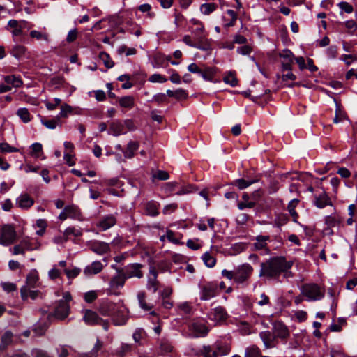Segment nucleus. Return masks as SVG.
Here are the masks:
<instances>
[{
	"instance_id": "obj_59",
	"label": "nucleus",
	"mask_w": 357,
	"mask_h": 357,
	"mask_svg": "<svg viewBox=\"0 0 357 357\" xmlns=\"http://www.w3.org/2000/svg\"><path fill=\"white\" fill-rule=\"evenodd\" d=\"M131 350V346L128 344H123L119 349L116 350V354L122 357Z\"/></svg>"
},
{
	"instance_id": "obj_14",
	"label": "nucleus",
	"mask_w": 357,
	"mask_h": 357,
	"mask_svg": "<svg viewBox=\"0 0 357 357\" xmlns=\"http://www.w3.org/2000/svg\"><path fill=\"white\" fill-rule=\"evenodd\" d=\"M279 56L282 59V68L283 70H291L294 61V54L289 50H284L279 54Z\"/></svg>"
},
{
	"instance_id": "obj_40",
	"label": "nucleus",
	"mask_w": 357,
	"mask_h": 357,
	"mask_svg": "<svg viewBox=\"0 0 357 357\" xmlns=\"http://www.w3.org/2000/svg\"><path fill=\"white\" fill-rule=\"evenodd\" d=\"M275 335L277 337L283 338V339L288 337L289 332H288L287 327L284 325H283L282 324H278L275 326Z\"/></svg>"
},
{
	"instance_id": "obj_7",
	"label": "nucleus",
	"mask_w": 357,
	"mask_h": 357,
	"mask_svg": "<svg viewBox=\"0 0 357 357\" xmlns=\"http://www.w3.org/2000/svg\"><path fill=\"white\" fill-rule=\"evenodd\" d=\"M227 354L226 349H222L218 344L214 346L204 345L197 353L198 355H202L204 357H218L219 355H225Z\"/></svg>"
},
{
	"instance_id": "obj_33",
	"label": "nucleus",
	"mask_w": 357,
	"mask_h": 357,
	"mask_svg": "<svg viewBox=\"0 0 357 357\" xmlns=\"http://www.w3.org/2000/svg\"><path fill=\"white\" fill-rule=\"evenodd\" d=\"M41 123L48 129H55L59 125L61 126L59 116H55L52 119H42Z\"/></svg>"
},
{
	"instance_id": "obj_25",
	"label": "nucleus",
	"mask_w": 357,
	"mask_h": 357,
	"mask_svg": "<svg viewBox=\"0 0 357 357\" xmlns=\"http://www.w3.org/2000/svg\"><path fill=\"white\" fill-rule=\"evenodd\" d=\"M259 336L262 340L264 346L266 349L272 348L274 347L273 342L275 339L274 336L269 331H263L260 333Z\"/></svg>"
},
{
	"instance_id": "obj_31",
	"label": "nucleus",
	"mask_w": 357,
	"mask_h": 357,
	"mask_svg": "<svg viewBox=\"0 0 357 357\" xmlns=\"http://www.w3.org/2000/svg\"><path fill=\"white\" fill-rule=\"evenodd\" d=\"M4 82L12 87L18 88L22 84V81L15 75H8L4 77Z\"/></svg>"
},
{
	"instance_id": "obj_21",
	"label": "nucleus",
	"mask_w": 357,
	"mask_h": 357,
	"mask_svg": "<svg viewBox=\"0 0 357 357\" xmlns=\"http://www.w3.org/2000/svg\"><path fill=\"white\" fill-rule=\"evenodd\" d=\"M109 133L114 136L125 134L124 125L119 121H113L109 126Z\"/></svg>"
},
{
	"instance_id": "obj_37",
	"label": "nucleus",
	"mask_w": 357,
	"mask_h": 357,
	"mask_svg": "<svg viewBox=\"0 0 357 357\" xmlns=\"http://www.w3.org/2000/svg\"><path fill=\"white\" fill-rule=\"evenodd\" d=\"M299 202V200L297 199H292L287 206L288 211L289 212L290 215L293 218V220L294 222H297V219L298 218V215L295 211V208L297 206Z\"/></svg>"
},
{
	"instance_id": "obj_41",
	"label": "nucleus",
	"mask_w": 357,
	"mask_h": 357,
	"mask_svg": "<svg viewBox=\"0 0 357 357\" xmlns=\"http://www.w3.org/2000/svg\"><path fill=\"white\" fill-rule=\"evenodd\" d=\"M13 339V333L10 331H6L1 337V342L0 344V349L3 350L11 343Z\"/></svg>"
},
{
	"instance_id": "obj_62",
	"label": "nucleus",
	"mask_w": 357,
	"mask_h": 357,
	"mask_svg": "<svg viewBox=\"0 0 357 357\" xmlns=\"http://www.w3.org/2000/svg\"><path fill=\"white\" fill-rule=\"evenodd\" d=\"M81 234V231L74 227H68L63 233V236H66L67 238H68V236L70 235L79 236Z\"/></svg>"
},
{
	"instance_id": "obj_26",
	"label": "nucleus",
	"mask_w": 357,
	"mask_h": 357,
	"mask_svg": "<svg viewBox=\"0 0 357 357\" xmlns=\"http://www.w3.org/2000/svg\"><path fill=\"white\" fill-rule=\"evenodd\" d=\"M216 74V68L213 67H205L202 70L200 75L204 80L215 82L213 78Z\"/></svg>"
},
{
	"instance_id": "obj_51",
	"label": "nucleus",
	"mask_w": 357,
	"mask_h": 357,
	"mask_svg": "<svg viewBox=\"0 0 357 357\" xmlns=\"http://www.w3.org/2000/svg\"><path fill=\"white\" fill-rule=\"evenodd\" d=\"M260 355V350L256 346H252L246 349L245 352V357H259Z\"/></svg>"
},
{
	"instance_id": "obj_12",
	"label": "nucleus",
	"mask_w": 357,
	"mask_h": 357,
	"mask_svg": "<svg viewBox=\"0 0 357 357\" xmlns=\"http://www.w3.org/2000/svg\"><path fill=\"white\" fill-rule=\"evenodd\" d=\"M128 310L126 307L123 304L120 308L117 310L115 314L112 317L113 323L116 326H122L126 324L127 322L128 317Z\"/></svg>"
},
{
	"instance_id": "obj_55",
	"label": "nucleus",
	"mask_w": 357,
	"mask_h": 357,
	"mask_svg": "<svg viewBox=\"0 0 357 357\" xmlns=\"http://www.w3.org/2000/svg\"><path fill=\"white\" fill-rule=\"evenodd\" d=\"M53 101L54 102L49 101L45 102V105L48 110L52 111L55 109L61 103V100L58 98H55Z\"/></svg>"
},
{
	"instance_id": "obj_42",
	"label": "nucleus",
	"mask_w": 357,
	"mask_h": 357,
	"mask_svg": "<svg viewBox=\"0 0 357 357\" xmlns=\"http://www.w3.org/2000/svg\"><path fill=\"white\" fill-rule=\"evenodd\" d=\"M223 81L225 84H229L231 86H236L238 84V79L236 75L233 72L227 73L223 78Z\"/></svg>"
},
{
	"instance_id": "obj_9",
	"label": "nucleus",
	"mask_w": 357,
	"mask_h": 357,
	"mask_svg": "<svg viewBox=\"0 0 357 357\" xmlns=\"http://www.w3.org/2000/svg\"><path fill=\"white\" fill-rule=\"evenodd\" d=\"M218 287L214 282H208L201 287L200 298L208 301L217 295Z\"/></svg>"
},
{
	"instance_id": "obj_30",
	"label": "nucleus",
	"mask_w": 357,
	"mask_h": 357,
	"mask_svg": "<svg viewBox=\"0 0 357 357\" xmlns=\"http://www.w3.org/2000/svg\"><path fill=\"white\" fill-rule=\"evenodd\" d=\"M137 299L139 301V306L144 310L148 311L153 307V305L146 302V295L144 292H139L137 294Z\"/></svg>"
},
{
	"instance_id": "obj_64",
	"label": "nucleus",
	"mask_w": 357,
	"mask_h": 357,
	"mask_svg": "<svg viewBox=\"0 0 357 357\" xmlns=\"http://www.w3.org/2000/svg\"><path fill=\"white\" fill-rule=\"evenodd\" d=\"M153 101L157 102L158 104L165 102L167 101V95L163 93L155 94L153 97Z\"/></svg>"
},
{
	"instance_id": "obj_53",
	"label": "nucleus",
	"mask_w": 357,
	"mask_h": 357,
	"mask_svg": "<svg viewBox=\"0 0 357 357\" xmlns=\"http://www.w3.org/2000/svg\"><path fill=\"white\" fill-rule=\"evenodd\" d=\"M81 272L80 268H73V269H64V273L69 280L76 278Z\"/></svg>"
},
{
	"instance_id": "obj_20",
	"label": "nucleus",
	"mask_w": 357,
	"mask_h": 357,
	"mask_svg": "<svg viewBox=\"0 0 357 357\" xmlns=\"http://www.w3.org/2000/svg\"><path fill=\"white\" fill-rule=\"evenodd\" d=\"M91 249L94 252L102 255L109 251V245L105 242L95 241L91 245Z\"/></svg>"
},
{
	"instance_id": "obj_34",
	"label": "nucleus",
	"mask_w": 357,
	"mask_h": 357,
	"mask_svg": "<svg viewBox=\"0 0 357 357\" xmlns=\"http://www.w3.org/2000/svg\"><path fill=\"white\" fill-rule=\"evenodd\" d=\"M242 199H243V202H238V208L240 210H243L246 208H252L256 204V202H255V201L254 202H248L249 195L246 192L243 193V195L242 196Z\"/></svg>"
},
{
	"instance_id": "obj_19",
	"label": "nucleus",
	"mask_w": 357,
	"mask_h": 357,
	"mask_svg": "<svg viewBox=\"0 0 357 357\" xmlns=\"http://www.w3.org/2000/svg\"><path fill=\"white\" fill-rule=\"evenodd\" d=\"M22 241L27 251L37 250L41 246L40 242L36 238H31L26 236L22 238Z\"/></svg>"
},
{
	"instance_id": "obj_39",
	"label": "nucleus",
	"mask_w": 357,
	"mask_h": 357,
	"mask_svg": "<svg viewBox=\"0 0 357 357\" xmlns=\"http://www.w3.org/2000/svg\"><path fill=\"white\" fill-rule=\"evenodd\" d=\"M38 281V275L36 271H31L29 273L26 277V284L31 288H33L36 286Z\"/></svg>"
},
{
	"instance_id": "obj_63",
	"label": "nucleus",
	"mask_w": 357,
	"mask_h": 357,
	"mask_svg": "<svg viewBox=\"0 0 357 357\" xmlns=\"http://www.w3.org/2000/svg\"><path fill=\"white\" fill-rule=\"evenodd\" d=\"M188 92L182 89H179L175 91L174 98L177 100H185L188 98Z\"/></svg>"
},
{
	"instance_id": "obj_28",
	"label": "nucleus",
	"mask_w": 357,
	"mask_h": 357,
	"mask_svg": "<svg viewBox=\"0 0 357 357\" xmlns=\"http://www.w3.org/2000/svg\"><path fill=\"white\" fill-rule=\"evenodd\" d=\"M65 208L69 218L77 219L79 220H82V214L78 207L72 205L68 206Z\"/></svg>"
},
{
	"instance_id": "obj_16",
	"label": "nucleus",
	"mask_w": 357,
	"mask_h": 357,
	"mask_svg": "<svg viewBox=\"0 0 357 357\" xmlns=\"http://www.w3.org/2000/svg\"><path fill=\"white\" fill-rule=\"evenodd\" d=\"M116 223V218L114 215L109 214L104 216L98 223V227L102 231H105Z\"/></svg>"
},
{
	"instance_id": "obj_38",
	"label": "nucleus",
	"mask_w": 357,
	"mask_h": 357,
	"mask_svg": "<svg viewBox=\"0 0 357 357\" xmlns=\"http://www.w3.org/2000/svg\"><path fill=\"white\" fill-rule=\"evenodd\" d=\"M8 27L12 28V33L13 36H20L22 34V26L19 22L16 20H10L8 22Z\"/></svg>"
},
{
	"instance_id": "obj_56",
	"label": "nucleus",
	"mask_w": 357,
	"mask_h": 357,
	"mask_svg": "<svg viewBox=\"0 0 357 357\" xmlns=\"http://www.w3.org/2000/svg\"><path fill=\"white\" fill-rule=\"evenodd\" d=\"M0 151L3 153H12L17 152L18 149L17 148L10 146L6 142H3L0 144Z\"/></svg>"
},
{
	"instance_id": "obj_23",
	"label": "nucleus",
	"mask_w": 357,
	"mask_h": 357,
	"mask_svg": "<svg viewBox=\"0 0 357 357\" xmlns=\"http://www.w3.org/2000/svg\"><path fill=\"white\" fill-rule=\"evenodd\" d=\"M158 206L159 204L157 202L150 201L144 204V208L147 215L156 216L158 215Z\"/></svg>"
},
{
	"instance_id": "obj_13",
	"label": "nucleus",
	"mask_w": 357,
	"mask_h": 357,
	"mask_svg": "<svg viewBox=\"0 0 357 357\" xmlns=\"http://www.w3.org/2000/svg\"><path fill=\"white\" fill-rule=\"evenodd\" d=\"M158 272L154 267H151L146 284L147 289L156 292L160 287V282L157 279Z\"/></svg>"
},
{
	"instance_id": "obj_46",
	"label": "nucleus",
	"mask_w": 357,
	"mask_h": 357,
	"mask_svg": "<svg viewBox=\"0 0 357 357\" xmlns=\"http://www.w3.org/2000/svg\"><path fill=\"white\" fill-rule=\"evenodd\" d=\"M256 180L245 181L243 178L236 179L234 181V184L240 190H243L255 183Z\"/></svg>"
},
{
	"instance_id": "obj_60",
	"label": "nucleus",
	"mask_w": 357,
	"mask_h": 357,
	"mask_svg": "<svg viewBox=\"0 0 357 357\" xmlns=\"http://www.w3.org/2000/svg\"><path fill=\"white\" fill-rule=\"evenodd\" d=\"M338 7L342 10L344 11L347 13H351L354 10L353 6L346 1H342L338 3Z\"/></svg>"
},
{
	"instance_id": "obj_18",
	"label": "nucleus",
	"mask_w": 357,
	"mask_h": 357,
	"mask_svg": "<svg viewBox=\"0 0 357 357\" xmlns=\"http://www.w3.org/2000/svg\"><path fill=\"white\" fill-rule=\"evenodd\" d=\"M103 268V265L100 261H93L90 265L87 266L84 270V274L86 276L96 275L101 272Z\"/></svg>"
},
{
	"instance_id": "obj_58",
	"label": "nucleus",
	"mask_w": 357,
	"mask_h": 357,
	"mask_svg": "<svg viewBox=\"0 0 357 357\" xmlns=\"http://www.w3.org/2000/svg\"><path fill=\"white\" fill-rule=\"evenodd\" d=\"M153 178H158L160 181H166L169 178L168 172L163 170H158L156 173L153 174Z\"/></svg>"
},
{
	"instance_id": "obj_4",
	"label": "nucleus",
	"mask_w": 357,
	"mask_h": 357,
	"mask_svg": "<svg viewBox=\"0 0 357 357\" xmlns=\"http://www.w3.org/2000/svg\"><path fill=\"white\" fill-rule=\"evenodd\" d=\"M84 321L88 325H101L105 331L108 330L109 323L100 318L98 314L91 310L83 311Z\"/></svg>"
},
{
	"instance_id": "obj_43",
	"label": "nucleus",
	"mask_w": 357,
	"mask_h": 357,
	"mask_svg": "<svg viewBox=\"0 0 357 357\" xmlns=\"http://www.w3.org/2000/svg\"><path fill=\"white\" fill-rule=\"evenodd\" d=\"M99 58L107 68H111L114 66V63L107 53L105 52H100Z\"/></svg>"
},
{
	"instance_id": "obj_61",
	"label": "nucleus",
	"mask_w": 357,
	"mask_h": 357,
	"mask_svg": "<svg viewBox=\"0 0 357 357\" xmlns=\"http://www.w3.org/2000/svg\"><path fill=\"white\" fill-rule=\"evenodd\" d=\"M166 238L169 241L174 243L179 244L180 243V238H178L175 236V234L172 230H167L166 232Z\"/></svg>"
},
{
	"instance_id": "obj_50",
	"label": "nucleus",
	"mask_w": 357,
	"mask_h": 357,
	"mask_svg": "<svg viewBox=\"0 0 357 357\" xmlns=\"http://www.w3.org/2000/svg\"><path fill=\"white\" fill-rule=\"evenodd\" d=\"M226 317L227 314L222 307H218L213 310V318L215 320H225L226 319Z\"/></svg>"
},
{
	"instance_id": "obj_49",
	"label": "nucleus",
	"mask_w": 357,
	"mask_h": 357,
	"mask_svg": "<svg viewBox=\"0 0 357 357\" xmlns=\"http://www.w3.org/2000/svg\"><path fill=\"white\" fill-rule=\"evenodd\" d=\"M73 113V108L68 104H63L61 106L60 113L57 116L61 118H67L70 114Z\"/></svg>"
},
{
	"instance_id": "obj_6",
	"label": "nucleus",
	"mask_w": 357,
	"mask_h": 357,
	"mask_svg": "<svg viewBox=\"0 0 357 357\" xmlns=\"http://www.w3.org/2000/svg\"><path fill=\"white\" fill-rule=\"evenodd\" d=\"M123 304V302L113 303L105 301L100 304L98 311L102 316L112 317V318Z\"/></svg>"
},
{
	"instance_id": "obj_27",
	"label": "nucleus",
	"mask_w": 357,
	"mask_h": 357,
	"mask_svg": "<svg viewBox=\"0 0 357 357\" xmlns=\"http://www.w3.org/2000/svg\"><path fill=\"white\" fill-rule=\"evenodd\" d=\"M119 103L121 107L132 109L135 106V98L131 96H126L119 98Z\"/></svg>"
},
{
	"instance_id": "obj_44",
	"label": "nucleus",
	"mask_w": 357,
	"mask_h": 357,
	"mask_svg": "<svg viewBox=\"0 0 357 357\" xmlns=\"http://www.w3.org/2000/svg\"><path fill=\"white\" fill-rule=\"evenodd\" d=\"M17 115L25 123L31 121L30 113L26 108H20L17 111Z\"/></svg>"
},
{
	"instance_id": "obj_10",
	"label": "nucleus",
	"mask_w": 357,
	"mask_h": 357,
	"mask_svg": "<svg viewBox=\"0 0 357 357\" xmlns=\"http://www.w3.org/2000/svg\"><path fill=\"white\" fill-rule=\"evenodd\" d=\"M142 267V265L137 263L128 264L123 270V274L126 279L131 278H142L143 277Z\"/></svg>"
},
{
	"instance_id": "obj_52",
	"label": "nucleus",
	"mask_w": 357,
	"mask_h": 357,
	"mask_svg": "<svg viewBox=\"0 0 357 357\" xmlns=\"http://www.w3.org/2000/svg\"><path fill=\"white\" fill-rule=\"evenodd\" d=\"M30 36L34 38H36L39 40H45L48 41L49 40V36L46 33L40 32L38 31H31L30 32Z\"/></svg>"
},
{
	"instance_id": "obj_5",
	"label": "nucleus",
	"mask_w": 357,
	"mask_h": 357,
	"mask_svg": "<svg viewBox=\"0 0 357 357\" xmlns=\"http://www.w3.org/2000/svg\"><path fill=\"white\" fill-rule=\"evenodd\" d=\"M253 271V268L249 264H243L236 269L235 282L241 284L245 282Z\"/></svg>"
},
{
	"instance_id": "obj_3",
	"label": "nucleus",
	"mask_w": 357,
	"mask_h": 357,
	"mask_svg": "<svg viewBox=\"0 0 357 357\" xmlns=\"http://www.w3.org/2000/svg\"><path fill=\"white\" fill-rule=\"evenodd\" d=\"M17 238V234L13 225L5 224L0 229V244L8 246L13 244Z\"/></svg>"
},
{
	"instance_id": "obj_11",
	"label": "nucleus",
	"mask_w": 357,
	"mask_h": 357,
	"mask_svg": "<svg viewBox=\"0 0 357 357\" xmlns=\"http://www.w3.org/2000/svg\"><path fill=\"white\" fill-rule=\"evenodd\" d=\"M69 312V304L63 301H59L54 312L55 318L63 320L68 316Z\"/></svg>"
},
{
	"instance_id": "obj_32",
	"label": "nucleus",
	"mask_w": 357,
	"mask_h": 357,
	"mask_svg": "<svg viewBox=\"0 0 357 357\" xmlns=\"http://www.w3.org/2000/svg\"><path fill=\"white\" fill-rule=\"evenodd\" d=\"M139 148V143L137 142H130L128 144L126 150L123 152L124 156L127 158H131L134 156L135 152Z\"/></svg>"
},
{
	"instance_id": "obj_48",
	"label": "nucleus",
	"mask_w": 357,
	"mask_h": 357,
	"mask_svg": "<svg viewBox=\"0 0 357 357\" xmlns=\"http://www.w3.org/2000/svg\"><path fill=\"white\" fill-rule=\"evenodd\" d=\"M202 259L205 265L209 268H212L215 265L216 260L215 257L211 256L208 252H205L202 255Z\"/></svg>"
},
{
	"instance_id": "obj_29",
	"label": "nucleus",
	"mask_w": 357,
	"mask_h": 357,
	"mask_svg": "<svg viewBox=\"0 0 357 357\" xmlns=\"http://www.w3.org/2000/svg\"><path fill=\"white\" fill-rule=\"evenodd\" d=\"M330 199L325 192H322L318 197H315V205L318 208H324L327 205H331Z\"/></svg>"
},
{
	"instance_id": "obj_2",
	"label": "nucleus",
	"mask_w": 357,
	"mask_h": 357,
	"mask_svg": "<svg viewBox=\"0 0 357 357\" xmlns=\"http://www.w3.org/2000/svg\"><path fill=\"white\" fill-rule=\"evenodd\" d=\"M301 292L309 301H319L325 296V290L315 283H307L301 287Z\"/></svg>"
},
{
	"instance_id": "obj_35",
	"label": "nucleus",
	"mask_w": 357,
	"mask_h": 357,
	"mask_svg": "<svg viewBox=\"0 0 357 357\" xmlns=\"http://www.w3.org/2000/svg\"><path fill=\"white\" fill-rule=\"evenodd\" d=\"M217 8L218 5L215 3H206L201 5L200 10L202 14L208 15L211 13L214 12Z\"/></svg>"
},
{
	"instance_id": "obj_22",
	"label": "nucleus",
	"mask_w": 357,
	"mask_h": 357,
	"mask_svg": "<svg viewBox=\"0 0 357 357\" xmlns=\"http://www.w3.org/2000/svg\"><path fill=\"white\" fill-rule=\"evenodd\" d=\"M195 47L197 49L202 50H208L211 49V43L209 40L206 38V35L195 37Z\"/></svg>"
},
{
	"instance_id": "obj_45",
	"label": "nucleus",
	"mask_w": 357,
	"mask_h": 357,
	"mask_svg": "<svg viewBox=\"0 0 357 357\" xmlns=\"http://www.w3.org/2000/svg\"><path fill=\"white\" fill-rule=\"evenodd\" d=\"M36 225L40 229L39 230L36 231V234L38 236H42L45 234L47 227V221L45 219H38L36 222Z\"/></svg>"
},
{
	"instance_id": "obj_47",
	"label": "nucleus",
	"mask_w": 357,
	"mask_h": 357,
	"mask_svg": "<svg viewBox=\"0 0 357 357\" xmlns=\"http://www.w3.org/2000/svg\"><path fill=\"white\" fill-rule=\"evenodd\" d=\"M26 50L25 47L17 45L13 47L11 54L16 58H20L24 55Z\"/></svg>"
},
{
	"instance_id": "obj_15",
	"label": "nucleus",
	"mask_w": 357,
	"mask_h": 357,
	"mask_svg": "<svg viewBox=\"0 0 357 357\" xmlns=\"http://www.w3.org/2000/svg\"><path fill=\"white\" fill-rule=\"evenodd\" d=\"M33 204V199L27 193L21 194L16 199L17 206L24 210L30 208Z\"/></svg>"
},
{
	"instance_id": "obj_54",
	"label": "nucleus",
	"mask_w": 357,
	"mask_h": 357,
	"mask_svg": "<svg viewBox=\"0 0 357 357\" xmlns=\"http://www.w3.org/2000/svg\"><path fill=\"white\" fill-rule=\"evenodd\" d=\"M42 145L40 143H34L31 145L32 155L36 158H40L42 153Z\"/></svg>"
},
{
	"instance_id": "obj_36",
	"label": "nucleus",
	"mask_w": 357,
	"mask_h": 357,
	"mask_svg": "<svg viewBox=\"0 0 357 357\" xmlns=\"http://www.w3.org/2000/svg\"><path fill=\"white\" fill-rule=\"evenodd\" d=\"M9 250L13 255H24L26 251H27L26 249L25 248V245H24L22 239L20 241L18 244H16L13 247L10 248Z\"/></svg>"
},
{
	"instance_id": "obj_8",
	"label": "nucleus",
	"mask_w": 357,
	"mask_h": 357,
	"mask_svg": "<svg viewBox=\"0 0 357 357\" xmlns=\"http://www.w3.org/2000/svg\"><path fill=\"white\" fill-rule=\"evenodd\" d=\"M190 336L192 337H205L208 334L209 329L206 325L201 321H193L189 326Z\"/></svg>"
},
{
	"instance_id": "obj_17",
	"label": "nucleus",
	"mask_w": 357,
	"mask_h": 357,
	"mask_svg": "<svg viewBox=\"0 0 357 357\" xmlns=\"http://www.w3.org/2000/svg\"><path fill=\"white\" fill-rule=\"evenodd\" d=\"M126 278L123 274V270H119L116 275L114 276L109 282L112 289H118L122 287L126 282Z\"/></svg>"
},
{
	"instance_id": "obj_1",
	"label": "nucleus",
	"mask_w": 357,
	"mask_h": 357,
	"mask_svg": "<svg viewBox=\"0 0 357 357\" xmlns=\"http://www.w3.org/2000/svg\"><path fill=\"white\" fill-rule=\"evenodd\" d=\"M259 277L275 278L280 275L282 271L289 269L291 264L287 262L282 257L270 259L260 265Z\"/></svg>"
},
{
	"instance_id": "obj_24",
	"label": "nucleus",
	"mask_w": 357,
	"mask_h": 357,
	"mask_svg": "<svg viewBox=\"0 0 357 357\" xmlns=\"http://www.w3.org/2000/svg\"><path fill=\"white\" fill-rule=\"evenodd\" d=\"M269 240L268 236H259L256 238V241L253 244L254 249L255 250H265L268 252L267 241Z\"/></svg>"
},
{
	"instance_id": "obj_57",
	"label": "nucleus",
	"mask_w": 357,
	"mask_h": 357,
	"mask_svg": "<svg viewBox=\"0 0 357 357\" xmlns=\"http://www.w3.org/2000/svg\"><path fill=\"white\" fill-rule=\"evenodd\" d=\"M167 80V78L160 74H153L149 78V81L153 83H165Z\"/></svg>"
}]
</instances>
